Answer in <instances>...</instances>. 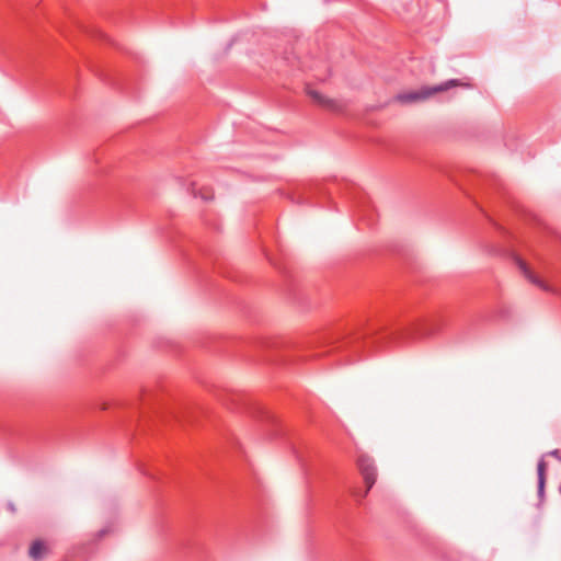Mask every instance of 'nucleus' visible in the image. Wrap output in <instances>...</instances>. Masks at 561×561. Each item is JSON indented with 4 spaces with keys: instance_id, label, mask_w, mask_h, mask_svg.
I'll return each instance as SVG.
<instances>
[{
    "instance_id": "nucleus-1",
    "label": "nucleus",
    "mask_w": 561,
    "mask_h": 561,
    "mask_svg": "<svg viewBox=\"0 0 561 561\" xmlns=\"http://www.w3.org/2000/svg\"><path fill=\"white\" fill-rule=\"evenodd\" d=\"M455 87L469 88V84L462 83L456 79H451L444 83L433 87L424 85L416 90L402 91L393 98V101L402 105L425 102L433 98L434 95H436L437 93L445 92Z\"/></svg>"
},
{
    "instance_id": "nucleus-2",
    "label": "nucleus",
    "mask_w": 561,
    "mask_h": 561,
    "mask_svg": "<svg viewBox=\"0 0 561 561\" xmlns=\"http://www.w3.org/2000/svg\"><path fill=\"white\" fill-rule=\"evenodd\" d=\"M306 93L313 102H316L318 105H320L327 110H330L333 112L342 111V105L337 100L329 98L328 95L322 94L320 91H318L311 87L306 88Z\"/></svg>"
},
{
    "instance_id": "nucleus-3",
    "label": "nucleus",
    "mask_w": 561,
    "mask_h": 561,
    "mask_svg": "<svg viewBox=\"0 0 561 561\" xmlns=\"http://www.w3.org/2000/svg\"><path fill=\"white\" fill-rule=\"evenodd\" d=\"M517 264L522 271V273L524 274V276L530 282L533 283L534 285L538 286L539 288L546 290V291H553V288L548 285L546 282H543L542 279H540L537 275H535L528 267V265L522 261V260H518L517 261Z\"/></svg>"
},
{
    "instance_id": "nucleus-4",
    "label": "nucleus",
    "mask_w": 561,
    "mask_h": 561,
    "mask_svg": "<svg viewBox=\"0 0 561 561\" xmlns=\"http://www.w3.org/2000/svg\"><path fill=\"white\" fill-rule=\"evenodd\" d=\"M359 469L367 485L366 493L371 489L377 479L376 468L371 462L360 461Z\"/></svg>"
},
{
    "instance_id": "nucleus-5",
    "label": "nucleus",
    "mask_w": 561,
    "mask_h": 561,
    "mask_svg": "<svg viewBox=\"0 0 561 561\" xmlns=\"http://www.w3.org/2000/svg\"><path fill=\"white\" fill-rule=\"evenodd\" d=\"M47 552L46 545L41 540H35L30 547V556L33 559H41Z\"/></svg>"
},
{
    "instance_id": "nucleus-6",
    "label": "nucleus",
    "mask_w": 561,
    "mask_h": 561,
    "mask_svg": "<svg viewBox=\"0 0 561 561\" xmlns=\"http://www.w3.org/2000/svg\"><path fill=\"white\" fill-rule=\"evenodd\" d=\"M538 480H539V491H542L545 485V470H546V463L545 461H540L538 463Z\"/></svg>"
}]
</instances>
